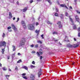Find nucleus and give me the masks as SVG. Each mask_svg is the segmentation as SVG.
<instances>
[{"label": "nucleus", "mask_w": 80, "mask_h": 80, "mask_svg": "<svg viewBox=\"0 0 80 80\" xmlns=\"http://www.w3.org/2000/svg\"><path fill=\"white\" fill-rule=\"evenodd\" d=\"M33 2V0H31V1H30V3H32Z\"/></svg>", "instance_id": "51"}, {"label": "nucleus", "mask_w": 80, "mask_h": 80, "mask_svg": "<svg viewBox=\"0 0 80 80\" xmlns=\"http://www.w3.org/2000/svg\"><path fill=\"white\" fill-rule=\"evenodd\" d=\"M11 28H12L11 27H8V30H10V29H11Z\"/></svg>", "instance_id": "39"}, {"label": "nucleus", "mask_w": 80, "mask_h": 80, "mask_svg": "<svg viewBox=\"0 0 80 80\" xmlns=\"http://www.w3.org/2000/svg\"><path fill=\"white\" fill-rule=\"evenodd\" d=\"M38 77H40V76L41 75V70H39L38 73Z\"/></svg>", "instance_id": "13"}, {"label": "nucleus", "mask_w": 80, "mask_h": 80, "mask_svg": "<svg viewBox=\"0 0 80 80\" xmlns=\"http://www.w3.org/2000/svg\"><path fill=\"white\" fill-rule=\"evenodd\" d=\"M52 34H53V35H54V34H56V35H57V32H52Z\"/></svg>", "instance_id": "32"}, {"label": "nucleus", "mask_w": 80, "mask_h": 80, "mask_svg": "<svg viewBox=\"0 0 80 80\" xmlns=\"http://www.w3.org/2000/svg\"><path fill=\"white\" fill-rule=\"evenodd\" d=\"M73 25V27L74 30H76V29H77V26H76V25H75V24L74 23V25Z\"/></svg>", "instance_id": "11"}, {"label": "nucleus", "mask_w": 80, "mask_h": 80, "mask_svg": "<svg viewBox=\"0 0 80 80\" xmlns=\"http://www.w3.org/2000/svg\"><path fill=\"white\" fill-rule=\"evenodd\" d=\"M40 59L42 60V56H41L40 57Z\"/></svg>", "instance_id": "57"}, {"label": "nucleus", "mask_w": 80, "mask_h": 80, "mask_svg": "<svg viewBox=\"0 0 80 80\" xmlns=\"http://www.w3.org/2000/svg\"><path fill=\"white\" fill-rule=\"evenodd\" d=\"M21 23L22 24L23 27L24 28V29H26L27 28L26 27V26H25V22L22 21L21 22Z\"/></svg>", "instance_id": "5"}, {"label": "nucleus", "mask_w": 80, "mask_h": 80, "mask_svg": "<svg viewBox=\"0 0 80 80\" xmlns=\"http://www.w3.org/2000/svg\"><path fill=\"white\" fill-rule=\"evenodd\" d=\"M32 64H35V61H33L32 62Z\"/></svg>", "instance_id": "50"}, {"label": "nucleus", "mask_w": 80, "mask_h": 80, "mask_svg": "<svg viewBox=\"0 0 80 80\" xmlns=\"http://www.w3.org/2000/svg\"><path fill=\"white\" fill-rule=\"evenodd\" d=\"M44 35L43 34H42L41 35V37H42V38L43 39L44 38L43 37Z\"/></svg>", "instance_id": "45"}, {"label": "nucleus", "mask_w": 80, "mask_h": 80, "mask_svg": "<svg viewBox=\"0 0 80 80\" xmlns=\"http://www.w3.org/2000/svg\"><path fill=\"white\" fill-rule=\"evenodd\" d=\"M56 12H58V8H56Z\"/></svg>", "instance_id": "48"}, {"label": "nucleus", "mask_w": 80, "mask_h": 80, "mask_svg": "<svg viewBox=\"0 0 80 80\" xmlns=\"http://www.w3.org/2000/svg\"><path fill=\"white\" fill-rule=\"evenodd\" d=\"M32 48H33L34 47V45L33 44H32V45L30 46Z\"/></svg>", "instance_id": "41"}, {"label": "nucleus", "mask_w": 80, "mask_h": 80, "mask_svg": "<svg viewBox=\"0 0 80 80\" xmlns=\"http://www.w3.org/2000/svg\"><path fill=\"white\" fill-rule=\"evenodd\" d=\"M20 62H22V60L20 59L17 62L18 63H20Z\"/></svg>", "instance_id": "30"}, {"label": "nucleus", "mask_w": 80, "mask_h": 80, "mask_svg": "<svg viewBox=\"0 0 80 80\" xmlns=\"http://www.w3.org/2000/svg\"><path fill=\"white\" fill-rule=\"evenodd\" d=\"M48 3H49L50 5H51L52 4V2H51V1L50 0H49L48 1Z\"/></svg>", "instance_id": "33"}, {"label": "nucleus", "mask_w": 80, "mask_h": 80, "mask_svg": "<svg viewBox=\"0 0 80 80\" xmlns=\"http://www.w3.org/2000/svg\"><path fill=\"white\" fill-rule=\"evenodd\" d=\"M47 23H48V24H50V25H52V23H51V22H50V21H48V22H47Z\"/></svg>", "instance_id": "31"}, {"label": "nucleus", "mask_w": 80, "mask_h": 80, "mask_svg": "<svg viewBox=\"0 0 80 80\" xmlns=\"http://www.w3.org/2000/svg\"><path fill=\"white\" fill-rule=\"evenodd\" d=\"M55 15L56 17H58V13H55Z\"/></svg>", "instance_id": "35"}, {"label": "nucleus", "mask_w": 80, "mask_h": 80, "mask_svg": "<svg viewBox=\"0 0 80 80\" xmlns=\"http://www.w3.org/2000/svg\"><path fill=\"white\" fill-rule=\"evenodd\" d=\"M30 67L31 68H35V66H33L32 65H31L30 66Z\"/></svg>", "instance_id": "24"}, {"label": "nucleus", "mask_w": 80, "mask_h": 80, "mask_svg": "<svg viewBox=\"0 0 80 80\" xmlns=\"http://www.w3.org/2000/svg\"><path fill=\"white\" fill-rule=\"evenodd\" d=\"M8 60H9L10 59V57L9 56H8Z\"/></svg>", "instance_id": "55"}, {"label": "nucleus", "mask_w": 80, "mask_h": 80, "mask_svg": "<svg viewBox=\"0 0 80 80\" xmlns=\"http://www.w3.org/2000/svg\"><path fill=\"white\" fill-rule=\"evenodd\" d=\"M28 8L27 7L25 8L24 9L22 10V11L23 12H26Z\"/></svg>", "instance_id": "9"}, {"label": "nucleus", "mask_w": 80, "mask_h": 80, "mask_svg": "<svg viewBox=\"0 0 80 80\" xmlns=\"http://www.w3.org/2000/svg\"><path fill=\"white\" fill-rule=\"evenodd\" d=\"M61 7H65V8H66L67 9H68V8L67 6H66V5H63V4H61L60 5Z\"/></svg>", "instance_id": "10"}, {"label": "nucleus", "mask_w": 80, "mask_h": 80, "mask_svg": "<svg viewBox=\"0 0 80 80\" xmlns=\"http://www.w3.org/2000/svg\"><path fill=\"white\" fill-rule=\"evenodd\" d=\"M34 20H35V19H34V18H32V21H34Z\"/></svg>", "instance_id": "63"}, {"label": "nucleus", "mask_w": 80, "mask_h": 80, "mask_svg": "<svg viewBox=\"0 0 80 80\" xmlns=\"http://www.w3.org/2000/svg\"><path fill=\"white\" fill-rule=\"evenodd\" d=\"M13 19V20H15V18L14 17Z\"/></svg>", "instance_id": "60"}, {"label": "nucleus", "mask_w": 80, "mask_h": 80, "mask_svg": "<svg viewBox=\"0 0 80 80\" xmlns=\"http://www.w3.org/2000/svg\"><path fill=\"white\" fill-rule=\"evenodd\" d=\"M15 53H14L12 55V58H13L14 57H15Z\"/></svg>", "instance_id": "22"}, {"label": "nucleus", "mask_w": 80, "mask_h": 80, "mask_svg": "<svg viewBox=\"0 0 80 80\" xmlns=\"http://www.w3.org/2000/svg\"><path fill=\"white\" fill-rule=\"evenodd\" d=\"M65 15L66 16H67V17H68V12H66L65 13Z\"/></svg>", "instance_id": "29"}, {"label": "nucleus", "mask_w": 80, "mask_h": 80, "mask_svg": "<svg viewBox=\"0 0 80 80\" xmlns=\"http://www.w3.org/2000/svg\"><path fill=\"white\" fill-rule=\"evenodd\" d=\"M31 53H35V51H32V52Z\"/></svg>", "instance_id": "40"}, {"label": "nucleus", "mask_w": 80, "mask_h": 80, "mask_svg": "<svg viewBox=\"0 0 80 80\" xmlns=\"http://www.w3.org/2000/svg\"><path fill=\"white\" fill-rule=\"evenodd\" d=\"M77 1V0H74V2L75 3H76Z\"/></svg>", "instance_id": "58"}, {"label": "nucleus", "mask_w": 80, "mask_h": 80, "mask_svg": "<svg viewBox=\"0 0 80 80\" xmlns=\"http://www.w3.org/2000/svg\"><path fill=\"white\" fill-rule=\"evenodd\" d=\"M23 68L25 69V70H28V68L27 66H24L22 67Z\"/></svg>", "instance_id": "18"}, {"label": "nucleus", "mask_w": 80, "mask_h": 80, "mask_svg": "<svg viewBox=\"0 0 80 80\" xmlns=\"http://www.w3.org/2000/svg\"><path fill=\"white\" fill-rule=\"evenodd\" d=\"M58 25H61L62 24H61V22L60 21H59L58 22V23H57Z\"/></svg>", "instance_id": "25"}, {"label": "nucleus", "mask_w": 80, "mask_h": 80, "mask_svg": "<svg viewBox=\"0 0 80 80\" xmlns=\"http://www.w3.org/2000/svg\"><path fill=\"white\" fill-rule=\"evenodd\" d=\"M26 75V73H23L22 74V76H25V75Z\"/></svg>", "instance_id": "42"}, {"label": "nucleus", "mask_w": 80, "mask_h": 80, "mask_svg": "<svg viewBox=\"0 0 80 80\" xmlns=\"http://www.w3.org/2000/svg\"><path fill=\"white\" fill-rule=\"evenodd\" d=\"M59 28H62V25L60 24V25H59Z\"/></svg>", "instance_id": "23"}, {"label": "nucleus", "mask_w": 80, "mask_h": 80, "mask_svg": "<svg viewBox=\"0 0 80 80\" xmlns=\"http://www.w3.org/2000/svg\"><path fill=\"white\" fill-rule=\"evenodd\" d=\"M70 20H71L72 23V25H74V23H73V20H72V18H70Z\"/></svg>", "instance_id": "15"}, {"label": "nucleus", "mask_w": 80, "mask_h": 80, "mask_svg": "<svg viewBox=\"0 0 80 80\" xmlns=\"http://www.w3.org/2000/svg\"><path fill=\"white\" fill-rule=\"evenodd\" d=\"M79 45H78V44H74V45H73V47L74 48H77V47H78V46Z\"/></svg>", "instance_id": "14"}, {"label": "nucleus", "mask_w": 80, "mask_h": 80, "mask_svg": "<svg viewBox=\"0 0 80 80\" xmlns=\"http://www.w3.org/2000/svg\"><path fill=\"white\" fill-rule=\"evenodd\" d=\"M74 41H77V39H76V38H74Z\"/></svg>", "instance_id": "56"}, {"label": "nucleus", "mask_w": 80, "mask_h": 80, "mask_svg": "<svg viewBox=\"0 0 80 80\" xmlns=\"http://www.w3.org/2000/svg\"><path fill=\"white\" fill-rule=\"evenodd\" d=\"M70 9H72V7H70Z\"/></svg>", "instance_id": "61"}, {"label": "nucleus", "mask_w": 80, "mask_h": 80, "mask_svg": "<svg viewBox=\"0 0 80 80\" xmlns=\"http://www.w3.org/2000/svg\"><path fill=\"white\" fill-rule=\"evenodd\" d=\"M53 40H54V41H55V42H57V41H58V40H57L55 39V38H54Z\"/></svg>", "instance_id": "36"}, {"label": "nucleus", "mask_w": 80, "mask_h": 80, "mask_svg": "<svg viewBox=\"0 0 80 80\" xmlns=\"http://www.w3.org/2000/svg\"><path fill=\"white\" fill-rule=\"evenodd\" d=\"M10 75H6V78H7V79H8V78H7V77H10Z\"/></svg>", "instance_id": "37"}, {"label": "nucleus", "mask_w": 80, "mask_h": 80, "mask_svg": "<svg viewBox=\"0 0 80 80\" xmlns=\"http://www.w3.org/2000/svg\"><path fill=\"white\" fill-rule=\"evenodd\" d=\"M25 39H22L20 43H19V47H20V46H23L25 44Z\"/></svg>", "instance_id": "1"}, {"label": "nucleus", "mask_w": 80, "mask_h": 80, "mask_svg": "<svg viewBox=\"0 0 80 80\" xmlns=\"http://www.w3.org/2000/svg\"><path fill=\"white\" fill-rule=\"evenodd\" d=\"M17 3L18 5V4H19V2H18L17 1Z\"/></svg>", "instance_id": "59"}, {"label": "nucleus", "mask_w": 80, "mask_h": 80, "mask_svg": "<svg viewBox=\"0 0 80 80\" xmlns=\"http://www.w3.org/2000/svg\"><path fill=\"white\" fill-rule=\"evenodd\" d=\"M67 47H68V48H72L73 47V46L72 45H71V44H68L66 45Z\"/></svg>", "instance_id": "6"}, {"label": "nucleus", "mask_w": 80, "mask_h": 80, "mask_svg": "<svg viewBox=\"0 0 80 80\" xmlns=\"http://www.w3.org/2000/svg\"><path fill=\"white\" fill-rule=\"evenodd\" d=\"M11 26L12 27V29H13L15 32H17V28L15 27V25H14V24H12Z\"/></svg>", "instance_id": "3"}, {"label": "nucleus", "mask_w": 80, "mask_h": 80, "mask_svg": "<svg viewBox=\"0 0 80 80\" xmlns=\"http://www.w3.org/2000/svg\"><path fill=\"white\" fill-rule=\"evenodd\" d=\"M22 77L26 80H27L28 79L27 77V76H22Z\"/></svg>", "instance_id": "26"}, {"label": "nucleus", "mask_w": 80, "mask_h": 80, "mask_svg": "<svg viewBox=\"0 0 80 80\" xmlns=\"http://www.w3.org/2000/svg\"><path fill=\"white\" fill-rule=\"evenodd\" d=\"M9 70L10 71V72L11 71V69L10 68H9Z\"/></svg>", "instance_id": "64"}, {"label": "nucleus", "mask_w": 80, "mask_h": 80, "mask_svg": "<svg viewBox=\"0 0 80 80\" xmlns=\"http://www.w3.org/2000/svg\"><path fill=\"white\" fill-rule=\"evenodd\" d=\"M78 37H80V32H79L78 33Z\"/></svg>", "instance_id": "52"}, {"label": "nucleus", "mask_w": 80, "mask_h": 80, "mask_svg": "<svg viewBox=\"0 0 80 80\" xmlns=\"http://www.w3.org/2000/svg\"><path fill=\"white\" fill-rule=\"evenodd\" d=\"M39 53H40L41 55H42L43 53L41 52H39Z\"/></svg>", "instance_id": "53"}, {"label": "nucleus", "mask_w": 80, "mask_h": 80, "mask_svg": "<svg viewBox=\"0 0 80 80\" xmlns=\"http://www.w3.org/2000/svg\"><path fill=\"white\" fill-rule=\"evenodd\" d=\"M5 37V33H3L2 35V37L4 38Z\"/></svg>", "instance_id": "38"}, {"label": "nucleus", "mask_w": 80, "mask_h": 80, "mask_svg": "<svg viewBox=\"0 0 80 80\" xmlns=\"http://www.w3.org/2000/svg\"><path fill=\"white\" fill-rule=\"evenodd\" d=\"M78 32H80V28H78Z\"/></svg>", "instance_id": "54"}, {"label": "nucleus", "mask_w": 80, "mask_h": 80, "mask_svg": "<svg viewBox=\"0 0 80 80\" xmlns=\"http://www.w3.org/2000/svg\"><path fill=\"white\" fill-rule=\"evenodd\" d=\"M75 18L76 21H77V22H79V20L80 19H79V18H78V16L76 15L75 17Z\"/></svg>", "instance_id": "8"}, {"label": "nucleus", "mask_w": 80, "mask_h": 80, "mask_svg": "<svg viewBox=\"0 0 80 80\" xmlns=\"http://www.w3.org/2000/svg\"><path fill=\"white\" fill-rule=\"evenodd\" d=\"M59 15L61 18H63V14H60Z\"/></svg>", "instance_id": "16"}, {"label": "nucleus", "mask_w": 80, "mask_h": 80, "mask_svg": "<svg viewBox=\"0 0 80 80\" xmlns=\"http://www.w3.org/2000/svg\"><path fill=\"white\" fill-rule=\"evenodd\" d=\"M9 18L11 19L12 18V13L11 12H9Z\"/></svg>", "instance_id": "12"}, {"label": "nucleus", "mask_w": 80, "mask_h": 80, "mask_svg": "<svg viewBox=\"0 0 80 80\" xmlns=\"http://www.w3.org/2000/svg\"><path fill=\"white\" fill-rule=\"evenodd\" d=\"M30 78L31 79H34L35 78V75L33 74H31L30 76Z\"/></svg>", "instance_id": "7"}, {"label": "nucleus", "mask_w": 80, "mask_h": 80, "mask_svg": "<svg viewBox=\"0 0 80 80\" xmlns=\"http://www.w3.org/2000/svg\"><path fill=\"white\" fill-rule=\"evenodd\" d=\"M8 31L9 32H12V30H8Z\"/></svg>", "instance_id": "62"}, {"label": "nucleus", "mask_w": 80, "mask_h": 80, "mask_svg": "<svg viewBox=\"0 0 80 80\" xmlns=\"http://www.w3.org/2000/svg\"><path fill=\"white\" fill-rule=\"evenodd\" d=\"M38 44L36 45L35 46V48H38Z\"/></svg>", "instance_id": "43"}, {"label": "nucleus", "mask_w": 80, "mask_h": 80, "mask_svg": "<svg viewBox=\"0 0 80 80\" xmlns=\"http://www.w3.org/2000/svg\"><path fill=\"white\" fill-rule=\"evenodd\" d=\"M29 28L31 30H33L35 29V27H34V26H33V25L32 24L30 25Z\"/></svg>", "instance_id": "4"}, {"label": "nucleus", "mask_w": 80, "mask_h": 80, "mask_svg": "<svg viewBox=\"0 0 80 80\" xmlns=\"http://www.w3.org/2000/svg\"><path fill=\"white\" fill-rule=\"evenodd\" d=\"M77 13H80V12L79 11L77 10Z\"/></svg>", "instance_id": "46"}, {"label": "nucleus", "mask_w": 80, "mask_h": 80, "mask_svg": "<svg viewBox=\"0 0 80 80\" xmlns=\"http://www.w3.org/2000/svg\"><path fill=\"white\" fill-rule=\"evenodd\" d=\"M2 69L3 70H4V71H6L7 70V68H6L5 67H4L2 68Z\"/></svg>", "instance_id": "17"}, {"label": "nucleus", "mask_w": 80, "mask_h": 80, "mask_svg": "<svg viewBox=\"0 0 80 80\" xmlns=\"http://www.w3.org/2000/svg\"><path fill=\"white\" fill-rule=\"evenodd\" d=\"M40 32V30H39L38 31V30H37V29H36L35 31V32L36 33H39V32Z\"/></svg>", "instance_id": "20"}, {"label": "nucleus", "mask_w": 80, "mask_h": 80, "mask_svg": "<svg viewBox=\"0 0 80 80\" xmlns=\"http://www.w3.org/2000/svg\"><path fill=\"white\" fill-rule=\"evenodd\" d=\"M18 55L20 56L21 55V54L20 52H19L18 53Z\"/></svg>", "instance_id": "47"}, {"label": "nucleus", "mask_w": 80, "mask_h": 80, "mask_svg": "<svg viewBox=\"0 0 80 80\" xmlns=\"http://www.w3.org/2000/svg\"><path fill=\"white\" fill-rule=\"evenodd\" d=\"M4 51H5V49H2V54L4 53Z\"/></svg>", "instance_id": "21"}, {"label": "nucleus", "mask_w": 80, "mask_h": 80, "mask_svg": "<svg viewBox=\"0 0 80 80\" xmlns=\"http://www.w3.org/2000/svg\"><path fill=\"white\" fill-rule=\"evenodd\" d=\"M36 26L38 25H39V23L38 22H36Z\"/></svg>", "instance_id": "49"}, {"label": "nucleus", "mask_w": 80, "mask_h": 80, "mask_svg": "<svg viewBox=\"0 0 80 80\" xmlns=\"http://www.w3.org/2000/svg\"><path fill=\"white\" fill-rule=\"evenodd\" d=\"M19 18H17V20L16 21V22H18V21H19Z\"/></svg>", "instance_id": "44"}, {"label": "nucleus", "mask_w": 80, "mask_h": 80, "mask_svg": "<svg viewBox=\"0 0 80 80\" xmlns=\"http://www.w3.org/2000/svg\"><path fill=\"white\" fill-rule=\"evenodd\" d=\"M2 46L4 47L6 46V42L5 41H1L0 42V47H2Z\"/></svg>", "instance_id": "2"}, {"label": "nucleus", "mask_w": 80, "mask_h": 80, "mask_svg": "<svg viewBox=\"0 0 80 80\" xmlns=\"http://www.w3.org/2000/svg\"><path fill=\"white\" fill-rule=\"evenodd\" d=\"M37 54L38 55V57H40V55L38 52H37Z\"/></svg>", "instance_id": "28"}, {"label": "nucleus", "mask_w": 80, "mask_h": 80, "mask_svg": "<svg viewBox=\"0 0 80 80\" xmlns=\"http://www.w3.org/2000/svg\"><path fill=\"white\" fill-rule=\"evenodd\" d=\"M12 47L13 48V51H15V50H16V48H15V46H12Z\"/></svg>", "instance_id": "19"}, {"label": "nucleus", "mask_w": 80, "mask_h": 80, "mask_svg": "<svg viewBox=\"0 0 80 80\" xmlns=\"http://www.w3.org/2000/svg\"><path fill=\"white\" fill-rule=\"evenodd\" d=\"M15 70H16V71H18V67H17V66L16 67Z\"/></svg>", "instance_id": "34"}, {"label": "nucleus", "mask_w": 80, "mask_h": 80, "mask_svg": "<svg viewBox=\"0 0 80 80\" xmlns=\"http://www.w3.org/2000/svg\"><path fill=\"white\" fill-rule=\"evenodd\" d=\"M37 42L38 43H42V42L41 41H38Z\"/></svg>", "instance_id": "27"}]
</instances>
